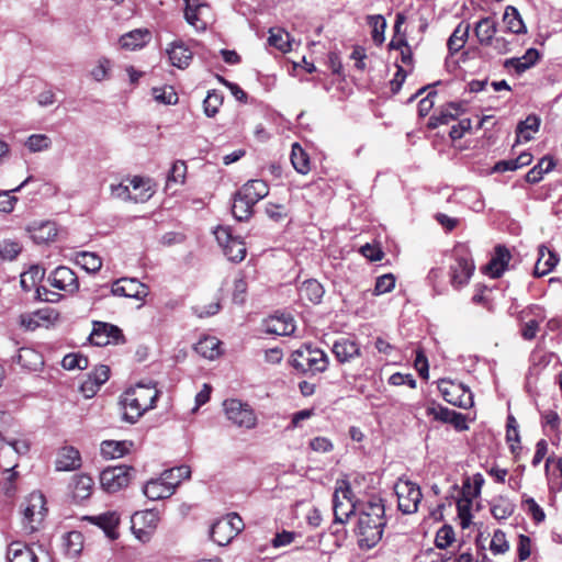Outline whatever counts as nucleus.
I'll return each instance as SVG.
<instances>
[{"label": "nucleus", "mask_w": 562, "mask_h": 562, "mask_svg": "<svg viewBox=\"0 0 562 562\" xmlns=\"http://www.w3.org/2000/svg\"><path fill=\"white\" fill-rule=\"evenodd\" d=\"M158 391L155 386L137 384L128 389L121 396L120 404L123 408V419L135 423L143 414L155 407Z\"/></svg>", "instance_id": "nucleus-1"}, {"label": "nucleus", "mask_w": 562, "mask_h": 562, "mask_svg": "<svg viewBox=\"0 0 562 562\" xmlns=\"http://www.w3.org/2000/svg\"><path fill=\"white\" fill-rule=\"evenodd\" d=\"M406 21V16L404 13H397L395 23H394V35L389 42V52L396 50L401 55V61L403 65H397V59L395 60L397 72L392 81H390L392 91L396 93L404 82L408 71L412 68L413 63V54L409 45L406 41V32L402 31V26Z\"/></svg>", "instance_id": "nucleus-2"}, {"label": "nucleus", "mask_w": 562, "mask_h": 562, "mask_svg": "<svg viewBox=\"0 0 562 562\" xmlns=\"http://www.w3.org/2000/svg\"><path fill=\"white\" fill-rule=\"evenodd\" d=\"M291 364L301 373L315 375L327 369L328 358L327 355L318 348L303 346L293 351Z\"/></svg>", "instance_id": "nucleus-3"}, {"label": "nucleus", "mask_w": 562, "mask_h": 562, "mask_svg": "<svg viewBox=\"0 0 562 562\" xmlns=\"http://www.w3.org/2000/svg\"><path fill=\"white\" fill-rule=\"evenodd\" d=\"M373 514L378 518H372V514L368 513L359 518L358 522V544L361 549L373 548L382 538L384 522L380 519V515H384L383 505L372 507Z\"/></svg>", "instance_id": "nucleus-4"}, {"label": "nucleus", "mask_w": 562, "mask_h": 562, "mask_svg": "<svg viewBox=\"0 0 562 562\" xmlns=\"http://www.w3.org/2000/svg\"><path fill=\"white\" fill-rule=\"evenodd\" d=\"M224 412L235 426L245 429H254L257 426V415L254 408L237 398H228L223 403Z\"/></svg>", "instance_id": "nucleus-5"}, {"label": "nucleus", "mask_w": 562, "mask_h": 562, "mask_svg": "<svg viewBox=\"0 0 562 562\" xmlns=\"http://www.w3.org/2000/svg\"><path fill=\"white\" fill-rule=\"evenodd\" d=\"M393 488L398 510L405 515L416 513L423 497L419 486L407 480H398Z\"/></svg>", "instance_id": "nucleus-6"}, {"label": "nucleus", "mask_w": 562, "mask_h": 562, "mask_svg": "<svg viewBox=\"0 0 562 562\" xmlns=\"http://www.w3.org/2000/svg\"><path fill=\"white\" fill-rule=\"evenodd\" d=\"M214 235L229 261L240 262L245 259L247 254L245 243L233 236L228 227L218 226Z\"/></svg>", "instance_id": "nucleus-7"}, {"label": "nucleus", "mask_w": 562, "mask_h": 562, "mask_svg": "<svg viewBox=\"0 0 562 562\" xmlns=\"http://www.w3.org/2000/svg\"><path fill=\"white\" fill-rule=\"evenodd\" d=\"M7 558L10 562H50L42 546H27L20 541L9 544Z\"/></svg>", "instance_id": "nucleus-8"}, {"label": "nucleus", "mask_w": 562, "mask_h": 562, "mask_svg": "<svg viewBox=\"0 0 562 562\" xmlns=\"http://www.w3.org/2000/svg\"><path fill=\"white\" fill-rule=\"evenodd\" d=\"M133 471L126 465L108 468L100 473V484L105 492L115 493L130 484Z\"/></svg>", "instance_id": "nucleus-9"}, {"label": "nucleus", "mask_w": 562, "mask_h": 562, "mask_svg": "<svg viewBox=\"0 0 562 562\" xmlns=\"http://www.w3.org/2000/svg\"><path fill=\"white\" fill-rule=\"evenodd\" d=\"M159 520V514L154 509L136 512L132 516L133 533L142 542H147L156 530Z\"/></svg>", "instance_id": "nucleus-10"}, {"label": "nucleus", "mask_w": 562, "mask_h": 562, "mask_svg": "<svg viewBox=\"0 0 562 562\" xmlns=\"http://www.w3.org/2000/svg\"><path fill=\"white\" fill-rule=\"evenodd\" d=\"M456 260L451 266V283L459 288L468 283L473 271L474 263L464 247H457L454 250Z\"/></svg>", "instance_id": "nucleus-11"}, {"label": "nucleus", "mask_w": 562, "mask_h": 562, "mask_svg": "<svg viewBox=\"0 0 562 562\" xmlns=\"http://www.w3.org/2000/svg\"><path fill=\"white\" fill-rule=\"evenodd\" d=\"M439 389L448 403L464 409L473 406V394L470 389L465 387L463 384L443 381Z\"/></svg>", "instance_id": "nucleus-12"}, {"label": "nucleus", "mask_w": 562, "mask_h": 562, "mask_svg": "<svg viewBox=\"0 0 562 562\" xmlns=\"http://www.w3.org/2000/svg\"><path fill=\"white\" fill-rule=\"evenodd\" d=\"M45 510L44 495L37 492L31 493L26 499V505L23 508V525L27 532L36 530L33 522L36 520V517L38 520H42Z\"/></svg>", "instance_id": "nucleus-13"}, {"label": "nucleus", "mask_w": 562, "mask_h": 562, "mask_svg": "<svg viewBox=\"0 0 562 562\" xmlns=\"http://www.w3.org/2000/svg\"><path fill=\"white\" fill-rule=\"evenodd\" d=\"M111 292L115 296L144 300L149 291L147 285L134 278H121L111 285Z\"/></svg>", "instance_id": "nucleus-14"}, {"label": "nucleus", "mask_w": 562, "mask_h": 562, "mask_svg": "<svg viewBox=\"0 0 562 562\" xmlns=\"http://www.w3.org/2000/svg\"><path fill=\"white\" fill-rule=\"evenodd\" d=\"M58 319V313L49 307L40 308L32 313H23L19 316V325L25 330H35L41 326H48Z\"/></svg>", "instance_id": "nucleus-15"}, {"label": "nucleus", "mask_w": 562, "mask_h": 562, "mask_svg": "<svg viewBox=\"0 0 562 562\" xmlns=\"http://www.w3.org/2000/svg\"><path fill=\"white\" fill-rule=\"evenodd\" d=\"M122 337V330L117 326L104 322H93L89 340L92 345L103 347L112 341H119Z\"/></svg>", "instance_id": "nucleus-16"}, {"label": "nucleus", "mask_w": 562, "mask_h": 562, "mask_svg": "<svg viewBox=\"0 0 562 562\" xmlns=\"http://www.w3.org/2000/svg\"><path fill=\"white\" fill-rule=\"evenodd\" d=\"M44 276H45V270L42 267L32 266L27 271L21 273V277H20L21 288L25 292H29L32 289H36V294L40 300L53 301L52 299L46 296L49 293V291L47 289L37 286V284L43 280Z\"/></svg>", "instance_id": "nucleus-17"}, {"label": "nucleus", "mask_w": 562, "mask_h": 562, "mask_svg": "<svg viewBox=\"0 0 562 562\" xmlns=\"http://www.w3.org/2000/svg\"><path fill=\"white\" fill-rule=\"evenodd\" d=\"M295 322L291 314L276 313L265 321V331L278 336H290L295 331Z\"/></svg>", "instance_id": "nucleus-18"}, {"label": "nucleus", "mask_w": 562, "mask_h": 562, "mask_svg": "<svg viewBox=\"0 0 562 562\" xmlns=\"http://www.w3.org/2000/svg\"><path fill=\"white\" fill-rule=\"evenodd\" d=\"M52 286L61 291L74 292L79 288L76 273L68 267H57L48 278Z\"/></svg>", "instance_id": "nucleus-19"}, {"label": "nucleus", "mask_w": 562, "mask_h": 562, "mask_svg": "<svg viewBox=\"0 0 562 562\" xmlns=\"http://www.w3.org/2000/svg\"><path fill=\"white\" fill-rule=\"evenodd\" d=\"M82 520L99 527L105 536L112 540L119 537L117 527L120 524V516L116 512H105L95 516H85Z\"/></svg>", "instance_id": "nucleus-20"}, {"label": "nucleus", "mask_w": 562, "mask_h": 562, "mask_svg": "<svg viewBox=\"0 0 562 562\" xmlns=\"http://www.w3.org/2000/svg\"><path fill=\"white\" fill-rule=\"evenodd\" d=\"M27 232L37 244L52 241L57 236L56 224L52 221H35L27 226Z\"/></svg>", "instance_id": "nucleus-21"}, {"label": "nucleus", "mask_w": 562, "mask_h": 562, "mask_svg": "<svg viewBox=\"0 0 562 562\" xmlns=\"http://www.w3.org/2000/svg\"><path fill=\"white\" fill-rule=\"evenodd\" d=\"M559 260L560 258L557 252L544 245H540L538 248V259L533 269L535 277H543L550 273L559 263Z\"/></svg>", "instance_id": "nucleus-22"}, {"label": "nucleus", "mask_w": 562, "mask_h": 562, "mask_svg": "<svg viewBox=\"0 0 562 562\" xmlns=\"http://www.w3.org/2000/svg\"><path fill=\"white\" fill-rule=\"evenodd\" d=\"M166 52L171 65L179 69L187 68L193 57V53L182 41L172 42Z\"/></svg>", "instance_id": "nucleus-23"}, {"label": "nucleus", "mask_w": 562, "mask_h": 562, "mask_svg": "<svg viewBox=\"0 0 562 562\" xmlns=\"http://www.w3.org/2000/svg\"><path fill=\"white\" fill-rule=\"evenodd\" d=\"M512 255L509 250L502 245L495 247V252L484 270L492 278H499L507 269Z\"/></svg>", "instance_id": "nucleus-24"}, {"label": "nucleus", "mask_w": 562, "mask_h": 562, "mask_svg": "<svg viewBox=\"0 0 562 562\" xmlns=\"http://www.w3.org/2000/svg\"><path fill=\"white\" fill-rule=\"evenodd\" d=\"M144 495L150 501H159L173 495L172 485L168 481H162L159 476L149 480L143 487Z\"/></svg>", "instance_id": "nucleus-25"}, {"label": "nucleus", "mask_w": 562, "mask_h": 562, "mask_svg": "<svg viewBox=\"0 0 562 562\" xmlns=\"http://www.w3.org/2000/svg\"><path fill=\"white\" fill-rule=\"evenodd\" d=\"M463 104L460 102H449L441 108L439 114L429 117L427 126L430 130L437 128L439 125L448 124L454 120L462 111Z\"/></svg>", "instance_id": "nucleus-26"}, {"label": "nucleus", "mask_w": 562, "mask_h": 562, "mask_svg": "<svg viewBox=\"0 0 562 562\" xmlns=\"http://www.w3.org/2000/svg\"><path fill=\"white\" fill-rule=\"evenodd\" d=\"M429 414H432L437 420L451 424L459 431L468 429L467 419L459 412L439 406L430 408Z\"/></svg>", "instance_id": "nucleus-27"}, {"label": "nucleus", "mask_w": 562, "mask_h": 562, "mask_svg": "<svg viewBox=\"0 0 562 562\" xmlns=\"http://www.w3.org/2000/svg\"><path fill=\"white\" fill-rule=\"evenodd\" d=\"M331 350L336 359L341 363L349 362L360 355V348L357 342L345 337L336 340Z\"/></svg>", "instance_id": "nucleus-28"}, {"label": "nucleus", "mask_w": 562, "mask_h": 562, "mask_svg": "<svg viewBox=\"0 0 562 562\" xmlns=\"http://www.w3.org/2000/svg\"><path fill=\"white\" fill-rule=\"evenodd\" d=\"M241 196L248 199L250 202H259L268 195L269 187L263 178H250L239 190Z\"/></svg>", "instance_id": "nucleus-29"}, {"label": "nucleus", "mask_w": 562, "mask_h": 562, "mask_svg": "<svg viewBox=\"0 0 562 562\" xmlns=\"http://www.w3.org/2000/svg\"><path fill=\"white\" fill-rule=\"evenodd\" d=\"M123 180L131 181V201L145 202L154 193L153 183L150 178H123Z\"/></svg>", "instance_id": "nucleus-30"}, {"label": "nucleus", "mask_w": 562, "mask_h": 562, "mask_svg": "<svg viewBox=\"0 0 562 562\" xmlns=\"http://www.w3.org/2000/svg\"><path fill=\"white\" fill-rule=\"evenodd\" d=\"M540 54L536 48H529L521 57L506 59L504 66L513 68L517 74H521L531 68L539 60Z\"/></svg>", "instance_id": "nucleus-31"}, {"label": "nucleus", "mask_w": 562, "mask_h": 562, "mask_svg": "<svg viewBox=\"0 0 562 562\" xmlns=\"http://www.w3.org/2000/svg\"><path fill=\"white\" fill-rule=\"evenodd\" d=\"M81 464L80 453L74 447H64L60 449L57 460L56 469L58 471H72Z\"/></svg>", "instance_id": "nucleus-32"}, {"label": "nucleus", "mask_w": 562, "mask_h": 562, "mask_svg": "<svg viewBox=\"0 0 562 562\" xmlns=\"http://www.w3.org/2000/svg\"><path fill=\"white\" fill-rule=\"evenodd\" d=\"M325 290L323 285L315 279L304 281L299 288V295L302 301H308L313 304L322 302Z\"/></svg>", "instance_id": "nucleus-33"}, {"label": "nucleus", "mask_w": 562, "mask_h": 562, "mask_svg": "<svg viewBox=\"0 0 562 562\" xmlns=\"http://www.w3.org/2000/svg\"><path fill=\"white\" fill-rule=\"evenodd\" d=\"M541 120L536 114H530L526 120L520 121L516 127L517 142H529L533 134L539 131Z\"/></svg>", "instance_id": "nucleus-34"}, {"label": "nucleus", "mask_w": 562, "mask_h": 562, "mask_svg": "<svg viewBox=\"0 0 562 562\" xmlns=\"http://www.w3.org/2000/svg\"><path fill=\"white\" fill-rule=\"evenodd\" d=\"M532 161V156L529 153H522L516 158L505 159L496 162L491 172H506V171H517L519 168L530 165Z\"/></svg>", "instance_id": "nucleus-35"}, {"label": "nucleus", "mask_w": 562, "mask_h": 562, "mask_svg": "<svg viewBox=\"0 0 562 562\" xmlns=\"http://www.w3.org/2000/svg\"><path fill=\"white\" fill-rule=\"evenodd\" d=\"M503 23L506 31L513 34H525L527 32L526 25L519 14V11L515 7H506L503 14Z\"/></svg>", "instance_id": "nucleus-36"}, {"label": "nucleus", "mask_w": 562, "mask_h": 562, "mask_svg": "<svg viewBox=\"0 0 562 562\" xmlns=\"http://www.w3.org/2000/svg\"><path fill=\"white\" fill-rule=\"evenodd\" d=\"M341 493H342L344 498L347 499V504H344L339 499L338 491H336L334 493L333 503H334L335 522L344 524L349 518V516L353 513V505L351 503V499L348 496L350 491L347 488V490L342 491Z\"/></svg>", "instance_id": "nucleus-37"}, {"label": "nucleus", "mask_w": 562, "mask_h": 562, "mask_svg": "<svg viewBox=\"0 0 562 562\" xmlns=\"http://www.w3.org/2000/svg\"><path fill=\"white\" fill-rule=\"evenodd\" d=\"M496 31V22L490 16L481 19L474 27L475 36L481 45H490Z\"/></svg>", "instance_id": "nucleus-38"}, {"label": "nucleus", "mask_w": 562, "mask_h": 562, "mask_svg": "<svg viewBox=\"0 0 562 562\" xmlns=\"http://www.w3.org/2000/svg\"><path fill=\"white\" fill-rule=\"evenodd\" d=\"M221 341L213 336L204 337L200 339L194 349L203 358L214 360L221 355Z\"/></svg>", "instance_id": "nucleus-39"}, {"label": "nucleus", "mask_w": 562, "mask_h": 562, "mask_svg": "<svg viewBox=\"0 0 562 562\" xmlns=\"http://www.w3.org/2000/svg\"><path fill=\"white\" fill-rule=\"evenodd\" d=\"M149 37V32L147 30H134L131 31L120 38V44L122 48L134 50L136 48L143 47Z\"/></svg>", "instance_id": "nucleus-40"}, {"label": "nucleus", "mask_w": 562, "mask_h": 562, "mask_svg": "<svg viewBox=\"0 0 562 562\" xmlns=\"http://www.w3.org/2000/svg\"><path fill=\"white\" fill-rule=\"evenodd\" d=\"M469 32L470 24H458V26L454 29L453 33L450 35L447 42V47L450 55H454L456 53L463 48V46L467 43Z\"/></svg>", "instance_id": "nucleus-41"}, {"label": "nucleus", "mask_w": 562, "mask_h": 562, "mask_svg": "<svg viewBox=\"0 0 562 562\" xmlns=\"http://www.w3.org/2000/svg\"><path fill=\"white\" fill-rule=\"evenodd\" d=\"M93 480L87 474H78L72 477L71 488L76 499L83 501L91 494Z\"/></svg>", "instance_id": "nucleus-42"}, {"label": "nucleus", "mask_w": 562, "mask_h": 562, "mask_svg": "<svg viewBox=\"0 0 562 562\" xmlns=\"http://www.w3.org/2000/svg\"><path fill=\"white\" fill-rule=\"evenodd\" d=\"M255 204V202H250L248 199L241 196V192L238 190L235 193L232 205L233 216L239 222L247 221L252 214V207Z\"/></svg>", "instance_id": "nucleus-43"}, {"label": "nucleus", "mask_w": 562, "mask_h": 562, "mask_svg": "<svg viewBox=\"0 0 562 562\" xmlns=\"http://www.w3.org/2000/svg\"><path fill=\"white\" fill-rule=\"evenodd\" d=\"M210 535L212 540L218 546H226L235 538L228 524L222 518L212 525Z\"/></svg>", "instance_id": "nucleus-44"}, {"label": "nucleus", "mask_w": 562, "mask_h": 562, "mask_svg": "<svg viewBox=\"0 0 562 562\" xmlns=\"http://www.w3.org/2000/svg\"><path fill=\"white\" fill-rule=\"evenodd\" d=\"M191 476V469L189 465L182 464L168 470H165L160 477L162 481H168L172 485L173 493L177 486L183 481Z\"/></svg>", "instance_id": "nucleus-45"}, {"label": "nucleus", "mask_w": 562, "mask_h": 562, "mask_svg": "<svg viewBox=\"0 0 562 562\" xmlns=\"http://www.w3.org/2000/svg\"><path fill=\"white\" fill-rule=\"evenodd\" d=\"M515 504L506 497L499 496L492 502L491 514L497 520L506 519L513 515Z\"/></svg>", "instance_id": "nucleus-46"}, {"label": "nucleus", "mask_w": 562, "mask_h": 562, "mask_svg": "<svg viewBox=\"0 0 562 562\" xmlns=\"http://www.w3.org/2000/svg\"><path fill=\"white\" fill-rule=\"evenodd\" d=\"M128 446L126 441H103L101 443V453L106 459H117L125 456L128 451Z\"/></svg>", "instance_id": "nucleus-47"}, {"label": "nucleus", "mask_w": 562, "mask_h": 562, "mask_svg": "<svg viewBox=\"0 0 562 562\" xmlns=\"http://www.w3.org/2000/svg\"><path fill=\"white\" fill-rule=\"evenodd\" d=\"M291 162L294 169L301 175H306L310 171L308 155L297 143L292 145Z\"/></svg>", "instance_id": "nucleus-48"}, {"label": "nucleus", "mask_w": 562, "mask_h": 562, "mask_svg": "<svg viewBox=\"0 0 562 562\" xmlns=\"http://www.w3.org/2000/svg\"><path fill=\"white\" fill-rule=\"evenodd\" d=\"M76 263L88 272L94 273L102 267L101 258L94 252L80 251L76 255Z\"/></svg>", "instance_id": "nucleus-49"}, {"label": "nucleus", "mask_w": 562, "mask_h": 562, "mask_svg": "<svg viewBox=\"0 0 562 562\" xmlns=\"http://www.w3.org/2000/svg\"><path fill=\"white\" fill-rule=\"evenodd\" d=\"M368 25L371 30L370 32H371L372 41L376 45H381L385 40V37H384V32L386 29L385 18L381 14L370 15V16H368Z\"/></svg>", "instance_id": "nucleus-50"}, {"label": "nucleus", "mask_w": 562, "mask_h": 562, "mask_svg": "<svg viewBox=\"0 0 562 562\" xmlns=\"http://www.w3.org/2000/svg\"><path fill=\"white\" fill-rule=\"evenodd\" d=\"M268 43L283 53L291 49L290 34L282 29H270Z\"/></svg>", "instance_id": "nucleus-51"}, {"label": "nucleus", "mask_w": 562, "mask_h": 562, "mask_svg": "<svg viewBox=\"0 0 562 562\" xmlns=\"http://www.w3.org/2000/svg\"><path fill=\"white\" fill-rule=\"evenodd\" d=\"M24 145L31 153H38L50 148L52 139L45 134H33L27 137Z\"/></svg>", "instance_id": "nucleus-52"}, {"label": "nucleus", "mask_w": 562, "mask_h": 562, "mask_svg": "<svg viewBox=\"0 0 562 562\" xmlns=\"http://www.w3.org/2000/svg\"><path fill=\"white\" fill-rule=\"evenodd\" d=\"M61 366L66 370H85L89 366L88 358L81 353L72 352L66 355L61 360Z\"/></svg>", "instance_id": "nucleus-53"}, {"label": "nucleus", "mask_w": 562, "mask_h": 562, "mask_svg": "<svg viewBox=\"0 0 562 562\" xmlns=\"http://www.w3.org/2000/svg\"><path fill=\"white\" fill-rule=\"evenodd\" d=\"M223 103V95L215 90L210 91L203 101L204 113L209 117L217 114L220 106Z\"/></svg>", "instance_id": "nucleus-54"}, {"label": "nucleus", "mask_w": 562, "mask_h": 562, "mask_svg": "<svg viewBox=\"0 0 562 562\" xmlns=\"http://www.w3.org/2000/svg\"><path fill=\"white\" fill-rule=\"evenodd\" d=\"M456 540V533L450 525H443L436 533L435 544L438 549H447Z\"/></svg>", "instance_id": "nucleus-55"}, {"label": "nucleus", "mask_w": 562, "mask_h": 562, "mask_svg": "<svg viewBox=\"0 0 562 562\" xmlns=\"http://www.w3.org/2000/svg\"><path fill=\"white\" fill-rule=\"evenodd\" d=\"M21 250L22 246L15 240L4 239L0 241V258L2 260H14Z\"/></svg>", "instance_id": "nucleus-56"}, {"label": "nucleus", "mask_w": 562, "mask_h": 562, "mask_svg": "<svg viewBox=\"0 0 562 562\" xmlns=\"http://www.w3.org/2000/svg\"><path fill=\"white\" fill-rule=\"evenodd\" d=\"M471 504L472 502L470 498L459 499L457 503L458 517L460 518V525L462 529H467L471 525Z\"/></svg>", "instance_id": "nucleus-57"}, {"label": "nucleus", "mask_w": 562, "mask_h": 562, "mask_svg": "<svg viewBox=\"0 0 562 562\" xmlns=\"http://www.w3.org/2000/svg\"><path fill=\"white\" fill-rule=\"evenodd\" d=\"M509 549L508 541L506 540L505 532L502 530H496L493 533L491 543H490V550L494 554H503L507 552Z\"/></svg>", "instance_id": "nucleus-58"}, {"label": "nucleus", "mask_w": 562, "mask_h": 562, "mask_svg": "<svg viewBox=\"0 0 562 562\" xmlns=\"http://www.w3.org/2000/svg\"><path fill=\"white\" fill-rule=\"evenodd\" d=\"M131 181L123 180V178H121L116 183H111L110 189L112 196L124 201H131Z\"/></svg>", "instance_id": "nucleus-59"}, {"label": "nucleus", "mask_w": 562, "mask_h": 562, "mask_svg": "<svg viewBox=\"0 0 562 562\" xmlns=\"http://www.w3.org/2000/svg\"><path fill=\"white\" fill-rule=\"evenodd\" d=\"M110 68L111 61L103 57L98 60V64L91 69L90 75L95 81L100 82L108 78Z\"/></svg>", "instance_id": "nucleus-60"}, {"label": "nucleus", "mask_w": 562, "mask_h": 562, "mask_svg": "<svg viewBox=\"0 0 562 562\" xmlns=\"http://www.w3.org/2000/svg\"><path fill=\"white\" fill-rule=\"evenodd\" d=\"M546 473L549 480H560L562 477V459L549 457L546 461Z\"/></svg>", "instance_id": "nucleus-61"}, {"label": "nucleus", "mask_w": 562, "mask_h": 562, "mask_svg": "<svg viewBox=\"0 0 562 562\" xmlns=\"http://www.w3.org/2000/svg\"><path fill=\"white\" fill-rule=\"evenodd\" d=\"M553 168H554L553 159L549 158V157H543L540 159V161L533 168H531L526 173V176H533L535 173H537L538 176H542L544 173L551 172L553 170Z\"/></svg>", "instance_id": "nucleus-62"}, {"label": "nucleus", "mask_w": 562, "mask_h": 562, "mask_svg": "<svg viewBox=\"0 0 562 562\" xmlns=\"http://www.w3.org/2000/svg\"><path fill=\"white\" fill-rule=\"evenodd\" d=\"M169 92L160 88H153L154 99L164 104H175L178 100L177 94L172 91V88H169Z\"/></svg>", "instance_id": "nucleus-63"}, {"label": "nucleus", "mask_w": 562, "mask_h": 562, "mask_svg": "<svg viewBox=\"0 0 562 562\" xmlns=\"http://www.w3.org/2000/svg\"><path fill=\"white\" fill-rule=\"evenodd\" d=\"M90 379H92L99 386L103 385L110 376V369L108 366L100 364L94 368V370L88 374Z\"/></svg>", "instance_id": "nucleus-64"}]
</instances>
